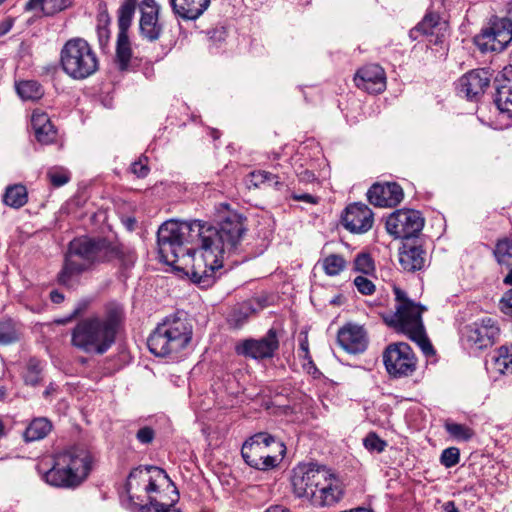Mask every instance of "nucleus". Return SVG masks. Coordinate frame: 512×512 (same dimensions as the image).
Instances as JSON below:
<instances>
[{"label": "nucleus", "instance_id": "52", "mask_svg": "<svg viewBox=\"0 0 512 512\" xmlns=\"http://www.w3.org/2000/svg\"><path fill=\"white\" fill-rule=\"evenodd\" d=\"M155 438V431L152 427L144 426L136 433V439L141 444H150Z\"/></svg>", "mask_w": 512, "mask_h": 512}, {"label": "nucleus", "instance_id": "35", "mask_svg": "<svg viewBox=\"0 0 512 512\" xmlns=\"http://www.w3.org/2000/svg\"><path fill=\"white\" fill-rule=\"evenodd\" d=\"M18 95L26 101H36L44 95L42 85L36 80H23L16 84Z\"/></svg>", "mask_w": 512, "mask_h": 512}, {"label": "nucleus", "instance_id": "29", "mask_svg": "<svg viewBox=\"0 0 512 512\" xmlns=\"http://www.w3.org/2000/svg\"><path fill=\"white\" fill-rule=\"evenodd\" d=\"M446 27L444 22L440 21V16L437 13L429 12L427 13L423 20L410 31V36L413 39L417 38L416 33H421L426 36H435L434 40H430L434 44H438L442 42L443 34H440V31Z\"/></svg>", "mask_w": 512, "mask_h": 512}, {"label": "nucleus", "instance_id": "46", "mask_svg": "<svg viewBox=\"0 0 512 512\" xmlns=\"http://www.w3.org/2000/svg\"><path fill=\"white\" fill-rule=\"evenodd\" d=\"M37 141L43 145H48L53 143L57 137V129L55 126L46 125L45 127H41L40 130L34 133Z\"/></svg>", "mask_w": 512, "mask_h": 512}, {"label": "nucleus", "instance_id": "42", "mask_svg": "<svg viewBox=\"0 0 512 512\" xmlns=\"http://www.w3.org/2000/svg\"><path fill=\"white\" fill-rule=\"evenodd\" d=\"M42 366L41 362L36 358H31L27 362L26 371L24 373V381L26 384L36 386L41 381Z\"/></svg>", "mask_w": 512, "mask_h": 512}, {"label": "nucleus", "instance_id": "16", "mask_svg": "<svg viewBox=\"0 0 512 512\" xmlns=\"http://www.w3.org/2000/svg\"><path fill=\"white\" fill-rule=\"evenodd\" d=\"M425 220L414 209H399L391 213L386 220V230L397 239L417 237L424 227Z\"/></svg>", "mask_w": 512, "mask_h": 512}, {"label": "nucleus", "instance_id": "7", "mask_svg": "<svg viewBox=\"0 0 512 512\" xmlns=\"http://www.w3.org/2000/svg\"><path fill=\"white\" fill-rule=\"evenodd\" d=\"M426 308L415 302L396 305L395 312L384 316L385 323L396 332L405 334L415 342L426 356L434 355L435 350L426 335L422 313Z\"/></svg>", "mask_w": 512, "mask_h": 512}, {"label": "nucleus", "instance_id": "50", "mask_svg": "<svg viewBox=\"0 0 512 512\" xmlns=\"http://www.w3.org/2000/svg\"><path fill=\"white\" fill-rule=\"evenodd\" d=\"M70 5V0H46L45 14L53 15L66 9Z\"/></svg>", "mask_w": 512, "mask_h": 512}, {"label": "nucleus", "instance_id": "63", "mask_svg": "<svg viewBox=\"0 0 512 512\" xmlns=\"http://www.w3.org/2000/svg\"><path fill=\"white\" fill-rule=\"evenodd\" d=\"M85 307H77L76 309H74V311L72 312V314L69 316V318L65 319V320H60L58 321V323H66L67 321H70L71 319L77 317L79 314H81L83 312Z\"/></svg>", "mask_w": 512, "mask_h": 512}, {"label": "nucleus", "instance_id": "62", "mask_svg": "<svg viewBox=\"0 0 512 512\" xmlns=\"http://www.w3.org/2000/svg\"><path fill=\"white\" fill-rule=\"evenodd\" d=\"M443 512H459L453 501H448L443 505Z\"/></svg>", "mask_w": 512, "mask_h": 512}, {"label": "nucleus", "instance_id": "41", "mask_svg": "<svg viewBox=\"0 0 512 512\" xmlns=\"http://www.w3.org/2000/svg\"><path fill=\"white\" fill-rule=\"evenodd\" d=\"M19 340L15 324L10 319L0 320V345H8Z\"/></svg>", "mask_w": 512, "mask_h": 512}, {"label": "nucleus", "instance_id": "27", "mask_svg": "<svg viewBox=\"0 0 512 512\" xmlns=\"http://www.w3.org/2000/svg\"><path fill=\"white\" fill-rule=\"evenodd\" d=\"M167 484L163 488H157L151 492L146 501L139 506H153L157 508L173 507L179 501V492L175 484L167 475Z\"/></svg>", "mask_w": 512, "mask_h": 512}, {"label": "nucleus", "instance_id": "20", "mask_svg": "<svg viewBox=\"0 0 512 512\" xmlns=\"http://www.w3.org/2000/svg\"><path fill=\"white\" fill-rule=\"evenodd\" d=\"M341 223L349 232L363 234L372 228L374 213L366 204L352 203L342 212Z\"/></svg>", "mask_w": 512, "mask_h": 512}, {"label": "nucleus", "instance_id": "24", "mask_svg": "<svg viewBox=\"0 0 512 512\" xmlns=\"http://www.w3.org/2000/svg\"><path fill=\"white\" fill-rule=\"evenodd\" d=\"M339 345L349 353H360L366 349L367 340L363 327L358 325H346L337 335Z\"/></svg>", "mask_w": 512, "mask_h": 512}, {"label": "nucleus", "instance_id": "33", "mask_svg": "<svg viewBox=\"0 0 512 512\" xmlns=\"http://www.w3.org/2000/svg\"><path fill=\"white\" fill-rule=\"evenodd\" d=\"M492 360L493 368L497 372L512 375V344L499 347Z\"/></svg>", "mask_w": 512, "mask_h": 512}, {"label": "nucleus", "instance_id": "13", "mask_svg": "<svg viewBox=\"0 0 512 512\" xmlns=\"http://www.w3.org/2000/svg\"><path fill=\"white\" fill-rule=\"evenodd\" d=\"M382 360L389 376L402 378L411 376L417 368V358L408 343L394 342L386 346Z\"/></svg>", "mask_w": 512, "mask_h": 512}, {"label": "nucleus", "instance_id": "47", "mask_svg": "<svg viewBox=\"0 0 512 512\" xmlns=\"http://www.w3.org/2000/svg\"><path fill=\"white\" fill-rule=\"evenodd\" d=\"M354 268L356 271L368 274L374 269V264L371 256L367 253L357 255L354 260Z\"/></svg>", "mask_w": 512, "mask_h": 512}, {"label": "nucleus", "instance_id": "61", "mask_svg": "<svg viewBox=\"0 0 512 512\" xmlns=\"http://www.w3.org/2000/svg\"><path fill=\"white\" fill-rule=\"evenodd\" d=\"M50 300L55 304H60L64 301V295L57 290H52L50 292Z\"/></svg>", "mask_w": 512, "mask_h": 512}, {"label": "nucleus", "instance_id": "40", "mask_svg": "<svg viewBox=\"0 0 512 512\" xmlns=\"http://www.w3.org/2000/svg\"><path fill=\"white\" fill-rule=\"evenodd\" d=\"M447 433L458 441H469L474 436V431L470 427L451 421L444 424Z\"/></svg>", "mask_w": 512, "mask_h": 512}, {"label": "nucleus", "instance_id": "34", "mask_svg": "<svg viewBox=\"0 0 512 512\" xmlns=\"http://www.w3.org/2000/svg\"><path fill=\"white\" fill-rule=\"evenodd\" d=\"M28 201L26 187L21 184H16L6 188L3 195V202L12 208L19 209L23 207Z\"/></svg>", "mask_w": 512, "mask_h": 512}, {"label": "nucleus", "instance_id": "45", "mask_svg": "<svg viewBox=\"0 0 512 512\" xmlns=\"http://www.w3.org/2000/svg\"><path fill=\"white\" fill-rule=\"evenodd\" d=\"M460 461V450L457 447H449L442 451L440 462L446 468L457 465Z\"/></svg>", "mask_w": 512, "mask_h": 512}, {"label": "nucleus", "instance_id": "28", "mask_svg": "<svg viewBox=\"0 0 512 512\" xmlns=\"http://www.w3.org/2000/svg\"><path fill=\"white\" fill-rule=\"evenodd\" d=\"M211 0H169L175 15L183 20L198 19L209 7Z\"/></svg>", "mask_w": 512, "mask_h": 512}, {"label": "nucleus", "instance_id": "56", "mask_svg": "<svg viewBox=\"0 0 512 512\" xmlns=\"http://www.w3.org/2000/svg\"><path fill=\"white\" fill-rule=\"evenodd\" d=\"M502 310L505 314L512 316V289L501 300Z\"/></svg>", "mask_w": 512, "mask_h": 512}, {"label": "nucleus", "instance_id": "19", "mask_svg": "<svg viewBox=\"0 0 512 512\" xmlns=\"http://www.w3.org/2000/svg\"><path fill=\"white\" fill-rule=\"evenodd\" d=\"M463 335L470 348L483 350L495 343L499 328L492 318L486 317L465 326Z\"/></svg>", "mask_w": 512, "mask_h": 512}, {"label": "nucleus", "instance_id": "4", "mask_svg": "<svg viewBox=\"0 0 512 512\" xmlns=\"http://www.w3.org/2000/svg\"><path fill=\"white\" fill-rule=\"evenodd\" d=\"M93 457L83 446H72L53 457V465L43 479L46 483L60 488H76L89 475Z\"/></svg>", "mask_w": 512, "mask_h": 512}, {"label": "nucleus", "instance_id": "38", "mask_svg": "<svg viewBox=\"0 0 512 512\" xmlns=\"http://www.w3.org/2000/svg\"><path fill=\"white\" fill-rule=\"evenodd\" d=\"M250 182L255 187L266 185L275 189H280L283 183L279 177L265 170H258L250 173Z\"/></svg>", "mask_w": 512, "mask_h": 512}, {"label": "nucleus", "instance_id": "64", "mask_svg": "<svg viewBox=\"0 0 512 512\" xmlns=\"http://www.w3.org/2000/svg\"><path fill=\"white\" fill-rule=\"evenodd\" d=\"M266 512H290L289 509L283 507V506H280V505H275V506H271L269 507Z\"/></svg>", "mask_w": 512, "mask_h": 512}, {"label": "nucleus", "instance_id": "1", "mask_svg": "<svg viewBox=\"0 0 512 512\" xmlns=\"http://www.w3.org/2000/svg\"><path fill=\"white\" fill-rule=\"evenodd\" d=\"M124 322L123 306L108 303L102 316L87 317L76 324L71 333V343L85 353L102 355L114 345Z\"/></svg>", "mask_w": 512, "mask_h": 512}, {"label": "nucleus", "instance_id": "22", "mask_svg": "<svg viewBox=\"0 0 512 512\" xmlns=\"http://www.w3.org/2000/svg\"><path fill=\"white\" fill-rule=\"evenodd\" d=\"M355 85L370 94H379L386 88L384 69L378 64L365 65L354 76Z\"/></svg>", "mask_w": 512, "mask_h": 512}, {"label": "nucleus", "instance_id": "43", "mask_svg": "<svg viewBox=\"0 0 512 512\" xmlns=\"http://www.w3.org/2000/svg\"><path fill=\"white\" fill-rule=\"evenodd\" d=\"M49 182L54 187H61L69 182L70 174L62 167H52L47 171L46 174Z\"/></svg>", "mask_w": 512, "mask_h": 512}, {"label": "nucleus", "instance_id": "48", "mask_svg": "<svg viewBox=\"0 0 512 512\" xmlns=\"http://www.w3.org/2000/svg\"><path fill=\"white\" fill-rule=\"evenodd\" d=\"M46 125H52V122L47 113L34 110L31 117V126L34 130V133L41 129V127H45Z\"/></svg>", "mask_w": 512, "mask_h": 512}, {"label": "nucleus", "instance_id": "49", "mask_svg": "<svg viewBox=\"0 0 512 512\" xmlns=\"http://www.w3.org/2000/svg\"><path fill=\"white\" fill-rule=\"evenodd\" d=\"M354 285L358 292L363 295H372L375 292L374 283L365 276H357L354 279Z\"/></svg>", "mask_w": 512, "mask_h": 512}, {"label": "nucleus", "instance_id": "25", "mask_svg": "<svg viewBox=\"0 0 512 512\" xmlns=\"http://www.w3.org/2000/svg\"><path fill=\"white\" fill-rule=\"evenodd\" d=\"M344 495L340 479L333 473H330L325 484L319 488L311 503L315 506H332L338 503Z\"/></svg>", "mask_w": 512, "mask_h": 512}, {"label": "nucleus", "instance_id": "55", "mask_svg": "<svg viewBox=\"0 0 512 512\" xmlns=\"http://www.w3.org/2000/svg\"><path fill=\"white\" fill-rule=\"evenodd\" d=\"M394 294H395V300L397 302L396 305H404L406 302H414L410 298H408L405 291H403L401 288L394 286L393 288Z\"/></svg>", "mask_w": 512, "mask_h": 512}, {"label": "nucleus", "instance_id": "32", "mask_svg": "<svg viewBox=\"0 0 512 512\" xmlns=\"http://www.w3.org/2000/svg\"><path fill=\"white\" fill-rule=\"evenodd\" d=\"M52 425L47 418H35L27 426L23 433L26 442H33L43 439L51 431Z\"/></svg>", "mask_w": 512, "mask_h": 512}, {"label": "nucleus", "instance_id": "59", "mask_svg": "<svg viewBox=\"0 0 512 512\" xmlns=\"http://www.w3.org/2000/svg\"><path fill=\"white\" fill-rule=\"evenodd\" d=\"M304 360L307 362L303 364V367L307 370L309 374L316 375L317 373H319V370L316 367L315 363L313 362L312 357L306 358Z\"/></svg>", "mask_w": 512, "mask_h": 512}, {"label": "nucleus", "instance_id": "26", "mask_svg": "<svg viewBox=\"0 0 512 512\" xmlns=\"http://www.w3.org/2000/svg\"><path fill=\"white\" fill-rule=\"evenodd\" d=\"M494 102L501 112L512 117V67L504 69L500 78L495 79Z\"/></svg>", "mask_w": 512, "mask_h": 512}, {"label": "nucleus", "instance_id": "53", "mask_svg": "<svg viewBox=\"0 0 512 512\" xmlns=\"http://www.w3.org/2000/svg\"><path fill=\"white\" fill-rule=\"evenodd\" d=\"M136 512H181L179 508L166 507V508H157L153 506H139Z\"/></svg>", "mask_w": 512, "mask_h": 512}, {"label": "nucleus", "instance_id": "54", "mask_svg": "<svg viewBox=\"0 0 512 512\" xmlns=\"http://www.w3.org/2000/svg\"><path fill=\"white\" fill-rule=\"evenodd\" d=\"M46 0H28L25 4V10L36 11L40 10L45 14Z\"/></svg>", "mask_w": 512, "mask_h": 512}, {"label": "nucleus", "instance_id": "51", "mask_svg": "<svg viewBox=\"0 0 512 512\" xmlns=\"http://www.w3.org/2000/svg\"><path fill=\"white\" fill-rule=\"evenodd\" d=\"M130 170L138 178H145L149 173L147 158H144V160L139 159L138 161L133 162L130 166Z\"/></svg>", "mask_w": 512, "mask_h": 512}, {"label": "nucleus", "instance_id": "8", "mask_svg": "<svg viewBox=\"0 0 512 512\" xmlns=\"http://www.w3.org/2000/svg\"><path fill=\"white\" fill-rule=\"evenodd\" d=\"M285 452L286 447L283 442L265 432L251 436L241 448V455L245 463L261 471L277 467Z\"/></svg>", "mask_w": 512, "mask_h": 512}, {"label": "nucleus", "instance_id": "6", "mask_svg": "<svg viewBox=\"0 0 512 512\" xmlns=\"http://www.w3.org/2000/svg\"><path fill=\"white\" fill-rule=\"evenodd\" d=\"M198 240L201 248H210L223 257V254L237 250L246 231L244 218L229 212L217 225L199 220Z\"/></svg>", "mask_w": 512, "mask_h": 512}, {"label": "nucleus", "instance_id": "60", "mask_svg": "<svg viewBox=\"0 0 512 512\" xmlns=\"http://www.w3.org/2000/svg\"><path fill=\"white\" fill-rule=\"evenodd\" d=\"M13 26V20L11 18H7L0 22V37L5 35L10 31Z\"/></svg>", "mask_w": 512, "mask_h": 512}, {"label": "nucleus", "instance_id": "12", "mask_svg": "<svg viewBox=\"0 0 512 512\" xmlns=\"http://www.w3.org/2000/svg\"><path fill=\"white\" fill-rule=\"evenodd\" d=\"M512 41V26L509 19L493 16L474 37V43L483 53L502 52Z\"/></svg>", "mask_w": 512, "mask_h": 512}, {"label": "nucleus", "instance_id": "3", "mask_svg": "<svg viewBox=\"0 0 512 512\" xmlns=\"http://www.w3.org/2000/svg\"><path fill=\"white\" fill-rule=\"evenodd\" d=\"M193 325L187 314L177 311L166 316L147 339L149 351L156 357L175 358L190 344Z\"/></svg>", "mask_w": 512, "mask_h": 512}, {"label": "nucleus", "instance_id": "9", "mask_svg": "<svg viewBox=\"0 0 512 512\" xmlns=\"http://www.w3.org/2000/svg\"><path fill=\"white\" fill-rule=\"evenodd\" d=\"M59 62L63 72L74 80H84L99 68L96 53L83 38L68 40L60 51Z\"/></svg>", "mask_w": 512, "mask_h": 512}, {"label": "nucleus", "instance_id": "15", "mask_svg": "<svg viewBox=\"0 0 512 512\" xmlns=\"http://www.w3.org/2000/svg\"><path fill=\"white\" fill-rule=\"evenodd\" d=\"M201 257L194 259L192 267L186 272L190 280L201 288H209L214 285L221 276L223 257L210 248H201Z\"/></svg>", "mask_w": 512, "mask_h": 512}, {"label": "nucleus", "instance_id": "44", "mask_svg": "<svg viewBox=\"0 0 512 512\" xmlns=\"http://www.w3.org/2000/svg\"><path fill=\"white\" fill-rule=\"evenodd\" d=\"M363 445L370 452L381 453L387 447V442L381 439L377 433L369 432L363 439Z\"/></svg>", "mask_w": 512, "mask_h": 512}, {"label": "nucleus", "instance_id": "18", "mask_svg": "<svg viewBox=\"0 0 512 512\" xmlns=\"http://www.w3.org/2000/svg\"><path fill=\"white\" fill-rule=\"evenodd\" d=\"M139 34L148 42L158 41L163 32L164 24L160 21V5L155 0H142L139 4Z\"/></svg>", "mask_w": 512, "mask_h": 512}, {"label": "nucleus", "instance_id": "58", "mask_svg": "<svg viewBox=\"0 0 512 512\" xmlns=\"http://www.w3.org/2000/svg\"><path fill=\"white\" fill-rule=\"evenodd\" d=\"M292 198L295 201H304V202L311 203V204H315L317 202L316 198L314 196H312L311 194H307V193L293 194Z\"/></svg>", "mask_w": 512, "mask_h": 512}, {"label": "nucleus", "instance_id": "2", "mask_svg": "<svg viewBox=\"0 0 512 512\" xmlns=\"http://www.w3.org/2000/svg\"><path fill=\"white\" fill-rule=\"evenodd\" d=\"M107 240L103 237L82 236L69 242L62 269L57 280L62 286L72 287L76 278L107 262Z\"/></svg>", "mask_w": 512, "mask_h": 512}, {"label": "nucleus", "instance_id": "36", "mask_svg": "<svg viewBox=\"0 0 512 512\" xmlns=\"http://www.w3.org/2000/svg\"><path fill=\"white\" fill-rule=\"evenodd\" d=\"M254 308L248 302L235 306L228 316V323L232 328H241L254 313Z\"/></svg>", "mask_w": 512, "mask_h": 512}, {"label": "nucleus", "instance_id": "21", "mask_svg": "<svg viewBox=\"0 0 512 512\" xmlns=\"http://www.w3.org/2000/svg\"><path fill=\"white\" fill-rule=\"evenodd\" d=\"M367 198L377 207H395L403 200L404 192L396 182L374 183L367 191Z\"/></svg>", "mask_w": 512, "mask_h": 512}, {"label": "nucleus", "instance_id": "37", "mask_svg": "<svg viewBox=\"0 0 512 512\" xmlns=\"http://www.w3.org/2000/svg\"><path fill=\"white\" fill-rule=\"evenodd\" d=\"M493 254L499 265L512 267V238L499 239L496 242Z\"/></svg>", "mask_w": 512, "mask_h": 512}, {"label": "nucleus", "instance_id": "14", "mask_svg": "<svg viewBox=\"0 0 512 512\" xmlns=\"http://www.w3.org/2000/svg\"><path fill=\"white\" fill-rule=\"evenodd\" d=\"M138 0H124L117 10L118 35L116 42L115 61L121 71L128 69L132 48L128 36Z\"/></svg>", "mask_w": 512, "mask_h": 512}, {"label": "nucleus", "instance_id": "23", "mask_svg": "<svg viewBox=\"0 0 512 512\" xmlns=\"http://www.w3.org/2000/svg\"><path fill=\"white\" fill-rule=\"evenodd\" d=\"M490 84V73L485 69L472 70L458 81V91L467 99H476Z\"/></svg>", "mask_w": 512, "mask_h": 512}, {"label": "nucleus", "instance_id": "10", "mask_svg": "<svg viewBox=\"0 0 512 512\" xmlns=\"http://www.w3.org/2000/svg\"><path fill=\"white\" fill-rule=\"evenodd\" d=\"M167 473L162 468L151 465H140L133 468L124 485V492L129 501L139 508V504H143L151 492L157 488H163L167 484Z\"/></svg>", "mask_w": 512, "mask_h": 512}, {"label": "nucleus", "instance_id": "57", "mask_svg": "<svg viewBox=\"0 0 512 512\" xmlns=\"http://www.w3.org/2000/svg\"><path fill=\"white\" fill-rule=\"evenodd\" d=\"M299 357H301L303 359L311 357V355L309 353V343H308L307 336H305L301 340V342H300V345H299Z\"/></svg>", "mask_w": 512, "mask_h": 512}, {"label": "nucleus", "instance_id": "5", "mask_svg": "<svg viewBox=\"0 0 512 512\" xmlns=\"http://www.w3.org/2000/svg\"><path fill=\"white\" fill-rule=\"evenodd\" d=\"M199 220L178 221L168 220L157 231V246L160 260L174 266L184 257L190 256V251L185 244H198Z\"/></svg>", "mask_w": 512, "mask_h": 512}, {"label": "nucleus", "instance_id": "30", "mask_svg": "<svg viewBox=\"0 0 512 512\" xmlns=\"http://www.w3.org/2000/svg\"><path fill=\"white\" fill-rule=\"evenodd\" d=\"M425 255L421 246L405 243L399 254V262L402 268L408 272L419 271L425 266Z\"/></svg>", "mask_w": 512, "mask_h": 512}, {"label": "nucleus", "instance_id": "39", "mask_svg": "<svg viewBox=\"0 0 512 512\" xmlns=\"http://www.w3.org/2000/svg\"><path fill=\"white\" fill-rule=\"evenodd\" d=\"M326 275L337 276L346 269L347 262L339 254H330L320 261Z\"/></svg>", "mask_w": 512, "mask_h": 512}, {"label": "nucleus", "instance_id": "17", "mask_svg": "<svg viewBox=\"0 0 512 512\" xmlns=\"http://www.w3.org/2000/svg\"><path fill=\"white\" fill-rule=\"evenodd\" d=\"M279 349V339L276 329L271 328L260 339L249 338L235 346L238 355L255 360L270 359Z\"/></svg>", "mask_w": 512, "mask_h": 512}, {"label": "nucleus", "instance_id": "11", "mask_svg": "<svg viewBox=\"0 0 512 512\" xmlns=\"http://www.w3.org/2000/svg\"><path fill=\"white\" fill-rule=\"evenodd\" d=\"M332 471L324 465L316 463H299L292 470L291 485L293 493L298 498L310 502Z\"/></svg>", "mask_w": 512, "mask_h": 512}, {"label": "nucleus", "instance_id": "31", "mask_svg": "<svg viewBox=\"0 0 512 512\" xmlns=\"http://www.w3.org/2000/svg\"><path fill=\"white\" fill-rule=\"evenodd\" d=\"M107 262L118 260L122 270L131 269L136 260V252L123 244L113 243L107 240Z\"/></svg>", "mask_w": 512, "mask_h": 512}]
</instances>
